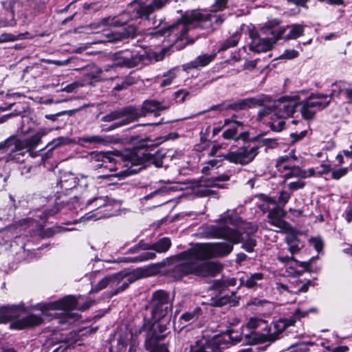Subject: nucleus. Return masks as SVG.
I'll list each match as a JSON object with an SVG mask.
<instances>
[{"instance_id":"4","label":"nucleus","mask_w":352,"mask_h":352,"mask_svg":"<svg viewBox=\"0 0 352 352\" xmlns=\"http://www.w3.org/2000/svg\"><path fill=\"white\" fill-rule=\"evenodd\" d=\"M49 132L50 130L47 129L42 128L28 138L19 139L16 136L12 135L1 142L0 146L8 147L10 150V160L21 163L24 162L27 155V151H25V149L35 148L41 142L42 138Z\"/></svg>"},{"instance_id":"28","label":"nucleus","mask_w":352,"mask_h":352,"mask_svg":"<svg viewBox=\"0 0 352 352\" xmlns=\"http://www.w3.org/2000/svg\"><path fill=\"white\" fill-rule=\"evenodd\" d=\"M20 309L15 305L3 306L0 308V323H7L19 315Z\"/></svg>"},{"instance_id":"58","label":"nucleus","mask_w":352,"mask_h":352,"mask_svg":"<svg viewBox=\"0 0 352 352\" xmlns=\"http://www.w3.org/2000/svg\"><path fill=\"white\" fill-rule=\"evenodd\" d=\"M165 191H166V188H164V187L158 188V189L155 190L154 191L151 192V193L148 194L145 197H144L142 199L148 200L150 199L153 198L154 197H155L157 195L164 193Z\"/></svg>"},{"instance_id":"32","label":"nucleus","mask_w":352,"mask_h":352,"mask_svg":"<svg viewBox=\"0 0 352 352\" xmlns=\"http://www.w3.org/2000/svg\"><path fill=\"white\" fill-rule=\"evenodd\" d=\"M69 142V139L65 137H58L57 138L54 139L51 142H50L45 147H50L49 151L42 156V160H45V159L50 157L52 154V152L56 148L63 145L68 144Z\"/></svg>"},{"instance_id":"10","label":"nucleus","mask_w":352,"mask_h":352,"mask_svg":"<svg viewBox=\"0 0 352 352\" xmlns=\"http://www.w3.org/2000/svg\"><path fill=\"white\" fill-rule=\"evenodd\" d=\"M151 317H162L171 315L173 302L169 294L164 290H157L153 294L151 301Z\"/></svg>"},{"instance_id":"59","label":"nucleus","mask_w":352,"mask_h":352,"mask_svg":"<svg viewBox=\"0 0 352 352\" xmlns=\"http://www.w3.org/2000/svg\"><path fill=\"white\" fill-rule=\"evenodd\" d=\"M43 62L50 64H54L58 66H64L67 65L69 63V60H51V59H43Z\"/></svg>"},{"instance_id":"31","label":"nucleus","mask_w":352,"mask_h":352,"mask_svg":"<svg viewBox=\"0 0 352 352\" xmlns=\"http://www.w3.org/2000/svg\"><path fill=\"white\" fill-rule=\"evenodd\" d=\"M202 311L201 307H197L192 310H189L183 313L179 319V321L184 326L186 325L187 323H190L197 320L200 315L201 314Z\"/></svg>"},{"instance_id":"29","label":"nucleus","mask_w":352,"mask_h":352,"mask_svg":"<svg viewBox=\"0 0 352 352\" xmlns=\"http://www.w3.org/2000/svg\"><path fill=\"white\" fill-rule=\"evenodd\" d=\"M283 170H288V172L283 176L285 179H289L293 177H297L302 179H306L307 176V172L297 166H283Z\"/></svg>"},{"instance_id":"26","label":"nucleus","mask_w":352,"mask_h":352,"mask_svg":"<svg viewBox=\"0 0 352 352\" xmlns=\"http://www.w3.org/2000/svg\"><path fill=\"white\" fill-rule=\"evenodd\" d=\"M216 56V53L201 54L195 60L186 63L184 67L186 69H198L206 67L214 59Z\"/></svg>"},{"instance_id":"52","label":"nucleus","mask_w":352,"mask_h":352,"mask_svg":"<svg viewBox=\"0 0 352 352\" xmlns=\"http://www.w3.org/2000/svg\"><path fill=\"white\" fill-rule=\"evenodd\" d=\"M306 184L305 182L299 179L296 182H290L287 184L288 188L292 191H295L299 189H302L305 186Z\"/></svg>"},{"instance_id":"44","label":"nucleus","mask_w":352,"mask_h":352,"mask_svg":"<svg viewBox=\"0 0 352 352\" xmlns=\"http://www.w3.org/2000/svg\"><path fill=\"white\" fill-rule=\"evenodd\" d=\"M77 109H72V110H66L58 112L54 114H47L45 115V118L52 121H56L58 120V118L64 115H67L68 116H72Z\"/></svg>"},{"instance_id":"1","label":"nucleus","mask_w":352,"mask_h":352,"mask_svg":"<svg viewBox=\"0 0 352 352\" xmlns=\"http://www.w3.org/2000/svg\"><path fill=\"white\" fill-rule=\"evenodd\" d=\"M232 250V244L225 243L197 244L186 251L166 258L160 265L165 267L174 265L171 276L176 280L188 275L201 278L214 276L222 270V265L218 261L205 260L227 256Z\"/></svg>"},{"instance_id":"11","label":"nucleus","mask_w":352,"mask_h":352,"mask_svg":"<svg viewBox=\"0 0 352 352\" xmlns=\"http://www.w3.org/2000/svg\"><path fill=\"white\" fill-rule=\"evenodd\" d=\"M94 302V300H88L78 307V309L81 311H85L89 309ZM36 307L42 311L56 309H74L77 308V301L74 296H68L54 302L45 304H37Z\"/></svg>"},{"instance_id":"60","label":"nucleus","mask_w":352,"mask_h":352,"mask_svg":"<svg viewBox=\"0 0 352 352\" xmlns=\"http://www.w3.org/2000/svg\"><path fill=\"white\" fill-rule=\"evenodd\" d=\"M262 145L273 148L277 144V140L275 138H264L261 140Z\"/></svg>"},{"instance_id":"61","label":"nucleus","mask_w":352,"mask_h":352,"mask_svg":"<svg viewBox=\"0 0 352 352\" xmlns=\"http://www.w3.org/2000/svg\"><path fill=\"white\" fill-rule=\"evenodd\" d=\"M232 214H234V217H230L229 215H226L222 218V221L225 223L228 226V224L234 225L235 223V221L237 218V214L232 212Z\"/></svg>"},{"instance_id":"45","label":"nucleus","mask_w":352,"mask_h":352,"mask_svg":"<svg viewBox=\"0 0 352 352\" xmlns=\"http://www.w3.org/2000/svg\"><path fill=\"white\" fill-rule=\"evenodd\" d=\"M283 118H280V119L277 118L270 122V126L272 131L279 132L284 129L285 122Z\"/></svg>"},{"instance_id":"63","label":"nucleus","mask_w":352,"mask_h":352,"mask_svg":"<svg viewBox=\"0 0 352 352\" xmlns=\"http://www.w3.org/2000/svg\"><path fill=\"white\" fill-rule=\"evenodd\" d=\"M79 87V84L78 82H73L72 84H69L67 86H65L64 88H62L60 89L61 91H65L67 93H72L76 89H77Z\"/></svg>"},{"instance_id":"57","label":"nucleus","mask_w":352,"mask_h":352,"mask_svg":"<svg viewBox=\"0 0 352 352\" xmlns=\"http://www.w3.org/2000/svg\"><path fill=\"white\" fill-rule=\"evenodd\" d=\"M298 54V52L296 50H285L280 57L286 59H292L297 57Z\"/></svg>"},{"instance_id":"25","label":"nucleus","mask_w":352,"mask_h":352,"mask_svg":"<svg viewBox=\"0 0 352 352\" xmlns=\"http://www.w3.org/2000/svg\"><path fill=\"white\" fill-rule=\"evenodd\" d=\"M169 0H153L149 5L141 4L137 9V16L139 18L148 17L155 9L162 8Z\"/></svg>"},{"instance_id":"22","label":"nucleus","mask_w":352,"mask_h":352,"mask_svg":"<svg viewBox=\"0 0 352 352\" xmlns=\"http://www.w3.org/2000/svg\"><path fill=\"white\" fill-rule=\"evenodd\" d=\"M128 274H129L127 272L122 271L118 273L107 276L92 287L91 292L96 293L107 288L109 286L113 287L117 285Z\"/></svg>"},{"instance_id":"7","label":"nucleus","mask_w":352,"mask_h":352,"mask_svg":"<svg viewBox=\"0 0 352 352\" xmlns=\"http://www.w3.org/2000/svg\"><path fill=\"white\" fill-rule=\"evenodd\" d=\"M259 146H241L234 151H230L226 155H219L218 159L210 160L207 164L211 167L218 166L223 160L231 163L246 165L252 162L258 154Z\"/></svg>"},{"instance_id":"3","label":"nucleus","mask_w":352,"mask_h":352,"mask_svg":"<svg viewBox=\"0 0 352 352\" xmlns=\"http://www.w3.org/2000/svg\"><path fill=\"white\" fill-rule=\"evenodd\" d=\"M316 310L315 308H311L302 311L300 309H296L293 315L288 318L280 319L269 325L265 322L261 332L252 331L246 334L245 342L251 344L274 342L280 339V335L288 327L294 325L298 320L305 318L309 313L315 312Z\"/></svg>"},{"instance_id":"53","label":"nucleus","mask_w":352,"mask_h":352,"mask_svg":"<svg viewBox=\"0 0 352 352\" xmlns=\"http://www.w3.org/2000/svg\"><path fill=\"white\" fill-rule=\"evenodd\" d=\"M145 276V271L142 268H138L133 272V276H131L128 279L127 283L131 284L137 279H139Z\"/></svg>"},{"instance_id":"49","label":"nucleus","mask_w":352,"mask_h":352,"mask_svg":"<svg viewBox=\"0 0 352 352\" xmlns=\"http://www.w3.org/2000/svg\"><path fill=\"white\" fill-rule=\"evenodd\" d=\"M189 95V91L185 89H179L175 93V100L178 103H182Z\"/></svg>"},{"instance_id":"12","label":"nucleus","mask_w":352,"mask_h":352,"mask_svg":"<svg viewBox=\"0 0 352 352\" xmlns=\"http://www.w3.org/2000/svg\"><path fill=\"white\" fill-rule=\"evenodd\" d=\"M94 302V300H88L78 307V309L81 311H85L89 309ZM36 307L42 311L56 309H74L77 308V301L74 296H68L54 302L45 304H37Z\"/></svg>"},{"instance_id":"2","label":"nucleus","mask_w":352,"mask_h":352,"mask_svg":"<svg viewBox=\"0 0 352 352\" xmlns=\"http://www.w3.org/2000/svg\"><path fill=\"white\" fill-rule=\"evenodd\" d=\"M227 0H216L209 13H201L198 11L186 12L176 23L161 28L157 34L162 36L174 34L177 39L183 40L186 33L192 28L199 27L208 30H213V25H221L226 19L225 14H217L226 6Z\"/></svg>"},{"instance_id":"33","label":"nucleus","mask_w":352,"mask_h":352,"mask_svg":"<svg viewBox=\"0 0 352 352\" xmlns=\"http://www.w3.org/2000/svg\"><path fill=\"white\" fill-rule=\"evenodd\" d=\"M111 141L105 138H103L100 135H85L79 138L78 142L80 144L83 143H89V144H106L107 143L110 142Z\"/></svg>"},{"instance_id":"38","label":"nucleus","mask_w":352,"mask_h":352,"mask_svg":"<svg viewBox=\"0 0 352 352\" xmlns=\"http://www.w3.org/2000/svg\"><path fill=\"white\" fill-rule=\"evenodd\" d=\"M62 188L65 189H70L76 186V180L73 175H65L62 176L60 180Z\"/></svg>"},{"instance_id":"21","label":"nucleus","mask_w":352,"mask_h":352,"mask_svg":"<svg viewBox=\"0 0 352 352\" xmlns=\"http://www.w3.org/2000/svg\"><path fill=\"white\" fill-rule=\"evenodd\" d=\"M190 352H222L217 338L197 340L190 346Z\"/></svg>"},{"instance_id":"27","label":"nucleus","mask_w":352,"mask_h":352,"mask_svg":"<svg viewBox=\"0 0 352 352\" xmlns=\"http://www.w3.org/2000/svg\"><path fill=\"white\" fill-rule=\"evenodd\" d=\"M131 151H128L124 153H122L120 151L118 150H115L113 151L104 152L105 157H104V164L107 162L110 164H116L118 162V160L116 158L117 157L120 160H122L123 162H124V166L128 168V170L130 173L131 163L129 162V160H126L124 157V155H126L129 152Z\"/></svg>"},{"instance_id":"43","label":"nucleus","mask_w":352,"mask_h":352,"mask_svg":"<svg viewBox=\"0 0 352 352\" xmlns=\"http://www.w3.org/2000/svg\"><path fill=\"white\" fill-rule=\"evenodd\" d=\"M238 38L237 36H234L232 37L229 38L226 41H225L223 43H221V47H219V51H224L230 47H234L238 43Z\"/></svg>"},{"instance_id":"15","label":"nucleus","mask_w":352,"mask_h":352,"mask_svg":"<svg viewBox=\"0 0 352 352\" xmlns=\"http://www.w3.org/2000/svg\"><path fill=\"white\" fill-rule=\"evenodd\" d=\"M201 234L206 238H221L228 240L236 239L237 234L228 226L205 225L200 228Z\"/></svg>"},{"instance_id":"56","label":"nucleus","mask_w":352,"mask_h":352,"mask_svg":"<svg viewBox=\"0 0 352 352\" xmlns=\"http://www.w3.org/2000/svg\"><path fill=\"white\" fill-rule=\"evenodd\" d=\"M307 135V131L304 130L300 133H292L290 134L291 138H292V143H295L302 139H303Z\"/></svg>"},{"instance_id":"19","label":"nucleus","mask_w":352,"mask_h":352,"mask_svg":"<svg viewBox=\"0 0 352 352\" xmlns=\"http://www.w3.org/2000/svg\"><path fill=\"white\" fill-rule=\"evenodd\" d=\"M139 34L137 28L134 25H129L122 31L108 32L104 34V38L100 40V43H115L129 38H134Z\"/></svg>"},{"instance_id":"42","label":"nucleus","mask_w":352,"mask_h":352,"mask_svg":"<svg viewBox=\"0 0 352 352\" xmlns=\"http://www.w3.org/2000/svg\"><path fill=\"white\" fill-rule=\"evenodd\" d=\"M290 159H293L294 160L297 159V157H296L293 152L289 153V155L279 157L276 161V168H278L280 172H283V166H284L283 164L289 161Z\"/></svg>"},{"instance_id":"39","label":"nucleus","mask_w":352,"mask_h":352,"mask_svg":"<svg viewBox=\"0 0 352 352\" xmlns=\"http://www.w3.org/2000/svg\"><path fill=\"white\" fill-rule=\"evenodd\" d=\"M247 333H238L237 332L234 331L233 330H228L227 333L225 335V338L228 337V340L232 342V344H234L243 340V337L245 338V335ZM228 341V340H226Z\"/></svg>"},{"instance_id":"14","label":"nucleus","mask_w":352,"mask_h":352,"mask_svg":"<svg viewBox=\"0 0 352 352\" xmlns=\"http://www.w3.org/2000/svg\"><path fill=\"white\" fill-rule=\"evenodd\" d=\"M137 116L138 114L135 111V107L127 106L109 112L108 114L104 116L101 118V120L106 122L119 120L118 122L121 123V125H126L137 121Z\"/></svg>"},{"instance_id":"5","label":"nucleus","mask_w":352,"mask_h":352,"mask_svg":"<svg viewBox=\"0 0 352 352\" xmlns=\"http://www.w3.org/2000/svg\"><path fill=\"white\" fill-rule=\"evenodd\" d=\"M285 28L271 26L270 23L263 30V33L267 36H261L254 30L250 31V50L257 53L272 50L276 41L285 34Z\"/></svg>"},{"instance_id":"30","label":"nucleus","mask_w":352,"mask_h":352,"mask_svg":"<svg viewBox=\"0 0 352 352\" xmlns=\"http://www.w3.org/2000/svg\"><path fill=\"white\" fill-rule=\"evenodd\" d=\"M153 336V338H145V347L146 350L149 352H168V349L164 344H160L158 342L160 340H156L153 338V336L157 338V336L155 334H150L149 336Z\"/></svg>"},{"instance_id":"64","label":"nucleus","mask_w":352,"mask_h":352,"mask_svg":"<svg viewBox=\"0 0 352 352\" xmlns=\"http://www.w3.org/2000/svg\"><path fill=\"white\" fill-rule=\"evenodd\" d=\"M344 214L346 221L351 222L352 221V203L346 208Z\"/></svg>"},{"instance_id":"62","label":"nucleus","mask_w":352,"mask_h":352,"mask_svg":"<svg viewBox=\"0 0 352 352\" xmlns=\"http://www.w3.org/2000/svg\"><path fill=\"white\" fill-rule=\"evenodd\" d=\"M16 3V0H6V1H2V6L3 7L4 9L6 10H10L11 12L13 13L14 12V6Z\"/></svg>"},{"instance_id":"13","label":"nucleus","mask_w":352,"mask_h":352,"mask_svg":"<svg viewBox=\"0 0 352 352\" xmlns=\"http://www.w3.org/2000/svg\"><path fill=\"white\" fill-rule=\"evenodd\" d=\"M171 318V315L164 316L162 317H151V321L144 323L141 329L142 333H145V338H149L153 336H149L150 334H155L157 336V338L153 336L156 340H162L164 336L162 333H164L167 329V325L169 324Z\"/></svg>"},{"instance_id":"50","label":"nucleus","mask_w":352,"mask_h":352,"mask_svg":"<svg viewBox=\"0 0 352 352\" xmlns=\"http://www.w3.org/2000/svg\"><path fill=\"white\" fill-rule=\"evenodd\" d=\"M291 193L282 190L279 192L278 199V202L280 206H282L283 207L285 206V204L289 201V199L291 198Z\"/></svg>"},{"instance_id":"16","label":"nucleus","mask_w":352,"mask_h":352,"mask_svg":"<svg viewBox=\"0 0 352 352\" xmlns=\"http://www.w3.org/2000/svg\"><path fill=\"white\" fill-rule=\"evenodd\" d=\"M270 101V98L268 96H262L260 98H248L242 100H239L235 102L228 104L226 107H223V105L213 106L211 109H232L235 111L245 109L248 107H251L255 105L263 106L267 102Z\"/></svg>"},{"instance_id":"48","label":"nucleus","mask_w":352,"mask_h":352,"mask_svg":"<svg viewBox=\"0 0 352 352\" xmlns=\"http://www.w3.org/2000/svg\"><path fill=\"white\" fill-rule=\"evenodd\" d=\"M23 34H12L10 33H4L0 35V43L14 41L21 38Z\"/></svg>"},{"instance_id":"47","label":"nucleus","mask_w":352,"mask_h":352,"mask_svg":"<svg viewBox=\"0 0 352 352\" xmlns=\"http://www.w3.org/2000/svg\"><path fill=\"white\" fill-rule=\"evenodd\" d=\"M104 155V152L103 151H95L91 153L90 155L92 162H102V164H99L98 165L96 166L98 168H100L104 166V157H105Z\"/></svg>"},{"instance_id":"40","label":"nucleus","mask_w":352,"mask_h":352,"mask_svg":"<svg viewBox=\"0 0 352 352\" xmlns=\"http://www.w3.org/2000/svg\"><path fill=\"white\" fill-rule=\"evenodd\" d=\"M263 278V274L262 273H254L247 278L245 283V285L248 288H252L257 284V281L261 280Z\"/></svg>"},{"instance_id":"18","label":"nucleus","mask_w":352,"mask_h":352,"mask_svg":"<svg viewBox=\"0 0 352 352\" xmlns=\"http://www.w3.org/2000/svg\"><path fill=\"white\" fill-rule=\"evenodd\" d=\"M116 65L119 67H125L133 68L138 66L143 60L144 55H140L135 52L129 50L120 52L115 54Z\"/></svg>"},{"instance_id":"17","label":"nucleus","mask_w":352,"mask_h":352,"mask_svg":"<svg viewBox=\"0 0 352 352\" xmlns=\"http://www.w3.org/2000/svg\"><path fill=\"white\" fill-rule=\"evenodd\" d=\"M169 107V102L156 100H146L143 102L140 111L135 108L138 114L137 120L142 117H145L148 113H153L157 117L160 115L161 111L167 110Z\"/></svg>"},{"instance_id":"6","label":"nucleus","mask_w":352,"mask_h":352,"mask_svg":"<svg viewBox=\"0 0 352 352\" xmlns=\"http://www.w3.org/2000/svg\"><path fill=\"white\" fill-rule=\"evenodd\" d=\"M164 157L165 153L160 151L152 154L143 148L132 151L124 155V157L129 160L131 163L130 174L137 173L150 164H153L157 168L162 167Z\"/></svg>"},{"instance_id":"55","label":"nucleus","mask_w":352,"mask_h":352,"mask_svg":"<svg viewBox=\"0 0 352 352\" xmlns=\"http://www.w3.org/2000/svg\"><path fill=\"white\" fill-rule=\"evenodd\" d=\"M331 171V166L329 164H322L320 166L319 170L317 171L316 175L321 176L326 175Z\"/></svg>"},{"instance_id":"8","label":"nucleus","mask_w":352,"mask_h":352,"mask_svg":"<svg viewBox=\"0 0 352 352\" xmlns=\"http://www.w3.org/2000/svg\"><path fill=\"white\" fill-rule=\"evenodd\" d=\"M334 91L329 95L311 94L309 97L300 100V113L303 118L311 120L317 111H321L329 106Z\"/></svg>"},{"instance_id":"24","label":"nucleus","mask_w":352,"mask_h":352,"mask_svg":"<svg viewBox=\"0 0 352 352\" xmlns=\"http://www.w3.org/2000/svg\"><path fill=\"white\" fill-rule=\"evenodd\" d=\"M233 231L237 234V237L233 240H228L232 243H242V248L248 252H252L254 247L256 245V241L248 234H242L239 231L233 228Z\"/></svg>"},{"instance_id":"54","label":"nucleus","mask_w":352,"mask_h":352,"mask_svg":"<svg viewBox=\"0 0 352 352\" xmlns=\"http://www.w3.org/2000/svg\"><path fill=\"white\" fill-rule=\"evenodd\" d=\"M237 129L234 126H232L230 129L226 130L223 133V137L226 140H231L235 138L236 135Z\"/></svg>"},{"instance_id":"51","label":"nucleus","mask_w":352,"mask_h":352,"mask_svg":"<svg viewBox=\"0 0 352 352\" xmlns=\"http://www.w3.org/2000/svg\"><path fill=\"white\" fill-rule=\"evenodd\" d=\"M309 242L318 252L322 251L324 243L320 237H312L309 239Z\"/></svg>"},{"instance_id":"41","label":"nucleus","mask_w":352,"mask_h":352,"mask_svg":"<svg viewBox=\"0 0 352 352\" xmlns=\"http://www.w3.org/2000/svg\"><path fill=\"white\" fill-rule=\"evenodd\" d=\"M265 321L263 320L258 319V318H251L247 323L246 327L247 329L250 330V332L252 331H255V329L258 327H261L265 325Z\"/></svg>"},{"instance_id":"9","label":"nucleus","mask_w":352,"mask_h":352,"mask_svg":"<svg viewBox=\"0 0 352 352\" xmlns=\"http://www.w3.org/2000/svg\"><path fill=\"white\" fill-rule=\"evenodd\" d=\"M297 104H300V98L295 96L293 98L282 97L280 99L274 101L272 105L267 107V110L260 112L259 116H264L268 113V111H276V115L280 118H287L292 116L295 112V108Z\"/></svg>"},{"instance_id":"23","label":"nucleus","mask_w":352,"mask_h":352,"mask_svg":"<svg viewBox=\"0 0 352 352\" xmlns=\"http://www.w3.org/2000/svg\"><path fill=\"white\" fill-rule=\"evenodd\" d=\"M43 322L40 315L29 314L25 317L18 319L10 324V327L15 329H23L28 327L38 326Z\"/></svg>"},{"instance_id":"20","label":"nucleus","mask_w":352,"mask_h":352,"mask_svg":"<svg viewBox=\"0 0 352 352\" xmlns=\"http://www.w3.org/2000/svg\"><path fill=\"white\" fill-rule=\"evenodd\" d=\"M285 214L286 212L282 208L276 206L269 210L267 214L268 222L281 230L291 231L292 227L283 219Z\"/></svg>"},{"instance_id":"35","label":"nucleus","mask_w":352,"mask_h":352,"mask_svg":"<svg viewBox=\"0 0 352 352\" xmlns=\"http://www.w3.org/2000/svg\"><path fill=\"white\" fill-rule=\"evenodd\" d=\"M156 257L155 252H146L137 256L126 257L123 258L122 261L125 263H140L149 260H153Z\"/></svg>"},{"instance_id":"37","label":"nucleus","mask_w":352,"mask_h":352,"mask_svg":"<svg viewBox=\"0 0 352 352\" xmlns=\"http://www.w3.org/2000/svg\"><path fill=\"white\" fill-rule=\"evenodd\" d=\"M290 29L289 33L285 36L287 40L296 39L303 34L304 26L300 24H293L287 26Z\"/></svg>"},{"instance_id":"34","label":"nucleus","mask_w":352,"mask_h":352,"mask_svg":"<svg viewBox=\"0 0 352 352\" xmlns=\"http://www.w3.org/2000/svg\"><path fill=\"white\" fill-rule=\"evenodd\" d=\"M171 246L170 239L168 237H163L152 245V250L157 253H164L167 252Z\"/></svg>"},{"instance_id":"46","label":"nucleus","mask_w":352,"mask_h":352,"mask_svg":"<svg viewBox=\"0 0 352 352\" xmlns=\"http://www.w3.org/2000/svg\"><path fill=\"white\" fill-rule=\"evenodd\" d=\"M349 172V168L344 167L338 169L333 170L331 168V178L335 180H338L344 176L346 175Z\"/></svg>"},{"instance_id":"36","label":"nucleus","mask_w":352,"mask_h":352,"mask_svg":"<svg viewBox=\"0 0 352 352\" xmlns=\"http://www.w3.org/2000/svg\"><path fill=\"white\" fill-rule=\"evenodd\" d=\"M126 21H127V19L122 20V19H119L117 16H113V17L109 16V17L102 19L101 20V21L99 23H98L97 25L93 24L92 25L94 27H100L102 25L118 27V26L124 25L126 23Z\"/></svg>"}]
</instances>
